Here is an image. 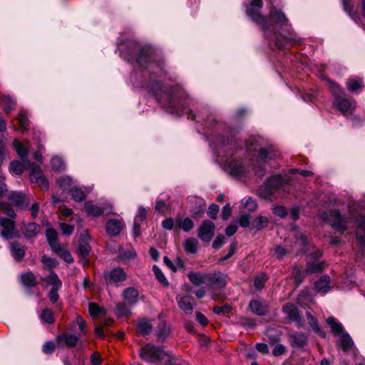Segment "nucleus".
I'll return each mask as SVG.
<instances>
[{"mask_svg": "<svg viewBox=\"0 0 365 365\" xmlns=\"http://www.w3.org/2000/svg\"><path fill=\"white\" fill-rule=\"evenodd\" d=\"M219 163L225 172L234 177H242L249 173L250 165L259 177L264 175L262 165L267 160L276 156L272 148L261 137H251L245 143V148H239L235 141L219 150Z\"/></svg>", "mask_w": 365, "mask_h": 365, "instance_id": "obj_1", "label": "nucleus"}, {"mask_svg": "<svg viewBox=\"0 0 365 365\" xmlns=\"http://www.w3.org/2000/svg\"><path fill=\"white\" fill-rule=\"evenodd\" d=\"M262 6V0H252L247 6L246 11L247 15L260 26L264 31L266 38H268V31L271 30L272 26L269 24V21L260 14V10Z\"/></svg>", "mask_w": 365, "mask_h": 365, "instance_id": "obj_2", "label": "nucleus"}, {"mask_svg": "<svg viewBox=\"0 0 365 365\" xmlns=\"http://www.w3.org/2000/svg\"><path fill=\"white\" fill-rule=\"evenodd\" d=\"M14 145L18 155L22 158L23 162L18 160L12 161L9 166V170L14 175H20L29 165V162L24 160V158L27 155L29 145L27 141L22 143L18 140H15L14 141Z\"/></svg>", "mask_w": 365, "mask_h": 365, "instance_id": "obj_3", "label": "nucleus"}, {"mask_svg": "<svg viewBox=\"0 0 365 365\" xmlns=\"http://www.w3.org/2000/svg\"><path fill=\"white\" fill-rule=\"evenodd\" d=\"M140 356L142 359L150 363H157L168 357V355L161 347L150 344L144 346L140 349Z\"/></svg>", "mask_w": 365, "mask_h": 365, "instance_id": "obj_4", "label": "nucleus"}, {"mask_svg": "<svg viewBox=\"0 0 365 365\" xmlns=\"http://www.w3.org/2000/svg\"><path fill=\"white\" fill-rule=\"evenodd\" d=\"M320 218L330 223L335 230H344L346 228V221L341 217L340 213L336 210L322 212Z\"/></svg>", "mask_w": 365, "mask_h": 365, "instance_id": "obj_5", "label": "nucleus"}, {"mask_svg": "<svg viewBox=\"0 0 365 365\" xmlns=\"http://www.w3.org/2000/svg\"><path fill=\"white\" fill-rule=\"evenodd\" d=\"M325 267L324 262H309L307 264V268L304 270H301L298 267H294V279L295 280L300 284L305 274L316 273L322 271Z\"/></svg>", "mask_w": 365, "mask_h": 365, "instance_id": "obj_6", "label": "nucleus"}, {"mask_svg": "<svg viewBox=\"0 0 365 365\" xmlns=\"http://www.w3.org/2000/svg\"><path fill=\"white\" fill-rule=\"evenodd\" d=\"M344 10L351 16L356 23H361V19L365 16V2L361 0L359 6L354 9L351 0H341Z\"/></svg>", "mask_w": 365, "mask_h": 365, "instance_id": "obj_7", "label": "nucleus"}, {"mask_svg": "<svg viewBox=\"0 0 365 365\" xmlns=\"http://www.w3.org/2000/svg\"><path fill=\"white\" fill-rule=\"evenodd\" d=\"M282 185V179L279 175H275L269 178L265 185L260 189V195L264 198H268L278 190Z\"/></svg>", "mask_w": 365, "mask_h": 365, "instance_id": "obj_8", "label": "nucleus"}, {"mask_svg": "<svg viewBox=\"0 0 365 365\" xmlns=\"http://www.w3.org/2000/svg\"><path fill=\"white\" fill-rule=\"evenodd\" d=\"M228 276L221 272L207 274V286L211 289H221L226 286Z\"/></svg>", "mask_w": 365, "mask_h": 365, "instance_id": "obj_9", "label": "nucleus"}, {"mask_svg": "<svg viewBox=\"0 0 365 365\" xmlns=\"http://www.w3.org/2000/svg\"><path fill=\"white\" fill-rule=\"evenodd\" d=\"M334 106L343 115H348L352 113L356 108V103L349 98L344 96H336L334 101Z\"/></svg>", "mask_w": 365, "mask_h": 365, "instance_id": "obj_10", "label": "nucleus"}, {"mask_svg": "<svg viewBox=\"0 0 365 365\" xmlns=\"http://www.w3.org/2000/svg\"><path fill=\"white\" fill-rule=\"evenodd\" d=\"M30 179L32 182H36L42 190L48 189V180L41 175V170L38 165L32 164L31 166Z\"/></svg>", "mask_w": 365, "mask_h": 365, "instance_id": "obj_11", "label": "nucleus"}, {"mask_svg": "<svg viewBox=\"0 0 365 365\" xmlns=\"http://www.w3.org/2000/svg\"><path fill=\"white\" fill-rule=\"evenodd\" d=\"M215 227L212 221H203L198 229V237L203 242H210L214 235Z\"/></svg>", "mask_w": 365, "mask_h": 365, "instance_id": "obj_12", "label": "nucleus"}, {"mask_svg": "<svg viewBox=\"0 0 365 365\" xmlns=\"http://www.w3.org/2000/svg\"><path fill=\"white\" fill-rule=\"evenodd\" d=\"M127 274L123 269L116 267L108 272L106 279L108 283H119L125 281Z\"/></svg>", "mask_w": 365, "mask_h": 365, "instance_id": "obj_13", "label": "nucleus"}, {"mask_svg": "<svg viewBox=\"0 0 365 365\" xmlns=\"http://www.w3.org/2000/svg\"><path fill=\"white\" fill-rule=\"evenodd\" d=\"M7 199L11 205L21 208L27 207L29 205L28 197L20 192H11L8 194Z\"/></svg>", "mask_w": 365, "mask_h": 365, "instance_id": "obj_14", "label": "nucleus"}, {"mask_svg": "<svg viewBox=\"0 0 365 365\" xmlns=\"http://www.w3.org/2000/svg\"><path fill=\"white\" fill-rule=\"evenodd\" d=\"M121 297L130 306L137 304L139 297L138 291L134 287H127L121 293Z\"/></svg>", "mask_w": 365, "mask_h": 365, "instance_id": "obj_15", "label": "nucleus"}, {"mask_svg": "<svg viewBox=\"0 0 365 365\" xmlns=\"http://www.w3.org/2000/svg\"><path fill=\"white\" fill-rule=\"evenodd\" d=\"M249 307L254 314L259 316L266 315L269 312L268 304L260 300H252Z\"/></svg>", "mask_w": 365, "mask_h": 365, "instance_id": "obj_16", "label": "nucleus"}, {"mask_svg": "<svg viewBox=\"0 0 365 365\" xmlns=\"http://www.w3.org/2000/svg\"><path fill=\"white\" fill-rule=\"evenodd\" d=\"M106 232L110 236H116L124 227V224L120 220H108L106 222Z\"/></svg>", "mask_w": 365, "mask_h": 365, "instance_id": "obj_17", "label": "nucleus"}, {"mask_svg": "<svg viewBox=\"0 0 365 365\" xmlns=\"http://www.w3.org/2000/svg\"><path fill=\"white\" fill-rule=\"evenodd\" d=\"M91 237L87 232H84L81 234L79 238L78 252L83 256H87L91 251V246L89 242Z\"/></svg>", "mask_w": 365, "mask_h": 365, "instance_id": "obj_18", "label": "nucleus"}, {"mask_svg": "<svg viewBox=\"0 0 365 365\" xmlns=\"http://www.w3.org/2000/svg\"><path fill=\"white\" fill-rule=\"evenodd\" d=\"M192 297L190 296L178 295L176 301L180 309L187 314H190L192 312L193 307L191 303Z\"/></svg>", "mask_w": 365, "mask_h": 365, "instance_id": "obj_19", "label": "nucleus"}, {"mask_svg": "<svg viewBox=\"0 0 365 365\" xmlns=\"http://www.w3.org/2000/svg\"><path fill=\"white\" fill-rule=\"evenodd\" d=\"M0 225L3 228L1 232V236L7 239L12 238L14 230V221L10 219L1 217L0 219Z\"/></svg>", "mask_w": 365, "mask_h": 365, "instance_id": "obj_20", "label": "nucleus"}, {"mask_svg": "<svg viewBox=\"0 0 365 365\" xmlns=\"http://www.w3.org/2000/svg\"><path fill=\"white\" fill-rule=\"evenodd\" d=\"M332 287L331 279L327 275L322 276L316 282L315 288L318 292L326 294Z\"/></svg>", "mask_w": 365, "mask_h": 365, "instance_id": "obj_21", "label": "nucleus"}, {"mask_svg": "<svg viewBox=\"0 0 365 365\" xmlns=\"http://www.w3.org/2000/svg\"><path fill=\"white\" fill-rule=\"evenodd\" d=\"M284 312L287 315L289 319L297 322V327H301V318L295 306L292 304H287L283 307Z\"/></svg>", "mask_w": 365, "mask_h": 365, "instance_id": "obj_22", "label": "nucleus"}, {"mask_svg": "<svg viewBox=\"0 0 365 365\" xmlns=\"http://www.w3.org/2000/svg\"><path fill=\"white\" fill-rule=\"evenodd\" d=\"M353 217L355 221V224L356 225V237L359 240V243L364 244V233L365 232V220L364 217L361 215H359V217L355 216L353 214Z\"/></svg>", "mask_w": 365, "mask_h": 365, "instance_id": "obj_23", "label": "nucleus"}, {"mask_svg": "<svg viewBox=\"0 0 365 365\" xmlns=\"http://www.w3.org/2000/svg\"><path fill=\"white\" fill-rule=\"evenodd\" d=\"M327 323L329 325L332 334L336 338L346 332L343 325L333 317H328Z\"/></svg>", "mask_w": 365, "mask_h": 365, "instance_id": "obj_24", "label": "nucleus"}, {"mask_svg": "<svg viewBox=\"0 0 365 365\" xmlns=\"http://www.w3.org/2000/svg\"><path fill=\"white\" fill-rule=\"evenodd\" d=\"M337 339L338 345L341 348V349L344 352H347L352 349L354 346V342L348 333H344L343 334L337 337Z\"/></svg>", "mask_w": 365, "mask_h": 365, "instance_id": "obj_25", "label": "nucleus"}, {"mask_svg": "<svg viewBox=\"0 0 365 365\" xmlns=\"http://www.w3.org/2000/svg\"><path fill=\"white\" fill-rule=\"evenodd\" d=\"M187 277L192 284L195 286H200L202 284L207 285V274L190 272L187 274Z\"/></svg>", "mask_w": 365, "mask_h": 365, "instance_id": "obj_26", "label": "nucleus"}, {"mask_svg": "<svg viewBox=\"0 0 365 365\" xmlns=\"http://www.w3.org/2000/svg\"><path fill=\"white\" fill-rule=\"evenodd\" d=\"M293 235L296 238L295 247L299 252H305V247L307 245V235L297 231L295 228L292 230Z\"/></svg>", "mask_w": 365, "mask_h": 365, "instance_id": "obj_27", "label": "nucleus"}, {"mask_svg": "<svg viewBox=\"0 0 365 365\" xmlns=\"http://www.w3.org/2000/svg\"><path fill=\"white\" fill-rule=\"evenodd\" d=\"M41 231V227L38 225L34 222H29L24 225L22 232L27 238H31L38 235Z\"/></svg>", "mask_w": 365, "mask_h": 365, "instance_id": "obj_28", "label": "nucleus"}, {"mask_svg": "<svg viewBox=\"0 0 365 365\" xmlns=\"http://www.w3.org/2000/svg\"><path fill=\"white\" fill-rule=\"evenodd\" d=\"M161 93H162L160 94H155L159 103H160L163 106L173 108L174 98L171 95L170 91L165 90L161 91Z\"/></svg>", "mask_w": 365, "mask_h": 365, "instance_id": "obj_29", "label": "nucleus"}, {"mask_svg": "<svg viewBox=\"0 0 365 365\" xmlns=\"http://www.w3.org/2000/svg\"><path fill=\"white\" fill-rule=\"evenodd\" d=\"M56 339L58 344H65L69 347L75 346L78 341V338L71 334H63L58 335Z\"/></svg>", "mask_w": 365, "mask_h": 365, "instance_id": "obj_30", "label": "nucleus"}, {"mask_svg": "<svg viewBox=\"0 0 365 365\" xmlns=\"http://www.w3.org/2000/svg\"><path fill=\"white\" fill-rule=\"evenodd\" d=\"M270 19L276 24L280 26H285L287 24L288 19L280 10L276 9H271L269 12Z\"/></svg>", "mask_w": 365, "mask_h": 365, "instance_id": "obj_31", "label": "nucleus"}, {"mask_svg": "<svg viewBox=\"0 0 365 365\" xmlns=\"http://www.w3.org/2000/svg\"><path fill=\"white\" fill-rule=\"evenodd\" d=\"M84 208L88 215L95 217H99L104 212V209L102 207L95 205L91 201L86 202Z\"/></svg>", "mask_w": 365, "mask_h": 365, "instance_id": "obj_32", "label": "nucleus"}, {"mask_svg": "<svg viewBox=\"0 0 365 365\" xmlns=\"http://www.w3.org/2000/svg\"><path fill=\"white\" fill-rule=\"evenodd\" d=\"M307 339V336L303 333H294L289 336L290 343L293 346H303L306 344Z\"/></svg>", "mask_w": 365, "mask_h": 365, "instance_id": "obj_33", "label": "nucleus"}, {"mask_svg": "<svg viewBox=\"0 0 365 365\" xmlns=\"http://www.w3.org/2000/svg\"><path fill=\"white\" fill-rule=\"evenodd\" d=\"M175 224L185 232L190 231L194 227L192 220L189 217H177Z\"/></svg>", "mask_w": 365, "mask_h": 365, "instance_id": "obj_34", "label": "nucleus"}, {"mask_svg": "<svg viewBox=\"0 0 365 365\" xmlns=\"http://www.w3.org/2000/svg\"><path fill=\"white\" fill-rule=\"evenodd\" d=\"M46 236L48 242L53 250L61 245L57 240V232L54 229L48 228L46 230Z\"/></svg>", "mask_w": 365, "mask_h": 365, "instance_id": "obj_35", "label": "nucleus"}, {"mask_svg": "<svg viewBox=\"0 0 365 365\" xmlns=\"http://www.w3.org/2000/svg\"><path fill=\"white\" fill-rule=\"evenodd\" d=\"M198 241L194 237H190L185 240L184 248L187 253L195 254L197 251Z\"/></svg>", "mask_w": 365, "mask_h": 365, "instance_id": "obj_36", "label": "nucleus"}, {"mask_svg": "<svg viewBox=\"0 0 365 365\" xmlns=\"http://www.w3.org/2000/svg\"><path fill=\"white\" fill-rule=\"evenodd\" d=\"M130 305L125 302H118L116 304V314L118 317H127L131 314Z\"/></svg>", "mask_w": 365, "mask_h": 365, "instance_id": "obj_37", "label": "nucleus"}, {"mask_svg": "<svg viewBox=\"0 0 365 365\" xmlns=\"http://www.w3.org/2000/svg\"><path fill=\"white\" fill-rule=\"evenodd\" d=\"M11 250L12 255L16 260H20L25 255V250L24 247L18 243H11Z\"/></svg>", "mask_w": 365, "mask_h": 365, "instance_id": "obj_38", "label": "nucleus"}, {"mask_svg": "<svg viewBox=\"0 0 365 365\" xmlns=\"http://www.w3.org/2000/svg\"><path fill=\"white\" fill-rule=\"evenodd\" d=\"M53 251L56 252L61 258L64 259L66 262L71 263L73 262V259L71 253L66 249L65 247L60 245Z\"/></svg>", "mask_w": 365, "mask_h": 365, "instance_id": "obj_39", "label": "nucleus"}, {"mask_svg": "<svg viewBox=\"0 0 365 365\" xmlns=\"http://www.w3.org/2000/svg\"><path fill=\"white\" fill-rule=\"evenodd\" d=\"M152 329L151 323L145 319H141L138 322V331L143 335L148 334Z\"/></svg>", "mask_w": 365, "mask_h": 365, "instance_id": "obj_40", "label": "nucleus"}, {"mask_svg": "<svg viewBox=\"0 0 365 365\" xmlns=\"http://www.w3.org/2000/svg\"><path fill=\"white\" fill-rule=\"evenodd\" d=\"M170 332V327L164 322H162L158 325V337L159 341H163Z\"/></svg>", "mask_w": 365, "mask_h": 365, "instance_id": "obj_41", "label": "nucleus"}, {"mask_svg": "<svg viewBox=\"0 0 365 365\" xmlns=\"http://www.w3.org/2000/svg\"><path fill=\"white\" fill-rule=\"evenodd\" d=\"M47 284L52 286V288L60 289L62 283L58 276L54 273L51 272L47 277L43 279Z\"/></svg>", "mask_w": 365, "mask_h": 365, "instance_id": "obj_42", "label": "nucleus"}, {"mask_svg": "<svg viewBox=\"0 0 365 365\" xmlns=\"http://www.w3.org/2000/svg\"><path fill=\"white\" fill-rule=\"evenodd\" d=\"M70 192L72 199L76 202H81L86 197V193L81 188L76 187L71 188Z\"/></svg>", "mask_w": 365, "mask_h": 365, "instance_id": "obj_43", "label": "nucleus"}, {"mask_svg": "<svg viewBox=\"0 0 365 365\" xmlns=\"http://www.w3.org/2000/svg\"><path fill=\"white\" fill-rule=\"evenodd\" d=\"M363 80L361 78H349L346 82V86L349 91L354 92L362 87Z\"/></svg>", "mask_w": 365, "mask_h": 365, "instance_id": "obj_44", "label": "nucleus"}, {"mask_svg": "<svg viewBox=\"0 0 365 365\" xmlns=\"http://www.w3.org/2000/svg\"><path fill=\"white\" fill-rule=\"evenodd\" d=\"M307 320L309 325L312 327L313 330L317 334H318L320 336L323 338L326 336V333L319 327V326L317 324V319L314 317H312L309 314H307Z\"/></svg>", "mask_w": 365, "mask_h": 365, "instance_id": "obj_45", "label": "nucleus"}, {"mask_svg": "<svg viewBox=\"0 0 365 365\" xmlns=\"http://www.w3.org/2000/svg\"><path fill=\"white\" fill-rule=\"evenodd\" d=\"M21 282L27 287H34L37 284L35 276L31 272H28L21 277Z\"/></svg>", "mask_w": 365, "mask_h": 365, "instance_id": "obj_46", "label": "nucleus"}, {"mask_svg": "<svg viewBox=\"0 0 365 365\" xmlns=\"http://www.w3.org/2000/svg\"><path fill=\"white\" fill-rule=\"evenodd\" d=\"M51 166L54 170H63L66 168V165L61 157L54 156L51 160Z\"/></svg>", "mask_w": 365, "mask_h": 365, "instance_id": "obj_47", "label": "nucleus"}, {"mask_svg": "<svg viewBox=\"0 0 365 365\" xmlns=\"http://www.w3.org/2000/svg\"><path fill=\"white\" fill-rule=\"evenodd\" d=\"M88 309L92 317H96L101 314H105L104 309L95 303H90L88 305Z\"/></svg>", "mask_w": 365, "mask_h": 365, "instance_id": "obj_48", "label": "nucleus"}, {"mask_svg": "<svg viewBox=\"0 0 365 365\" xmlns=\"http://www.w3.org/2000/svg\"><path fill=\"white\" fill-rule=\"evenodd\" d=\"M2 106L4 110L6 113H9L11 110H12L14 108L15 106V102L8 96H4L2 98Z\"/></svg>", "mask_w": 365, "mask_h": 365, "instance_id": "obj_49", "label": "nucleus"}, {"mask_svg": "<svg viewBox=\"0 0 365 365\" xmlns=\"http://www.w3.org/2000/svg\"><path fill=\"white\" fill-rule=\"evenodd\" d=\"M327 84L330 91L335 96V98L336 96H341V94L343 93V89L339 85L330 80H327Z\"/></svg>", "mask_w": 365, "mask_h": 365, "instance_id": "obj_50", "label": "nucleus"}, {"mask_svg": "<svg viewBox=\"0 0 365 365\" xmlns=\"http://www.w3.org/2000/svg\"><path fill=\"white\" fill-rule=\"evenodd\" d=\"M17 120L20 124V128L22 130L26 129L29 125V120L27 118V113L25 110H21L17 116Z\"/></svg>", "mask_w": 365, "mask_h": 365, "instance_id": "obj_51", "label": "nucleus"}, {"mask_svg": "<svg viewBox=\"0 0 365 365\" xmlns=\"http://www.w3.org/2000/svg\"><path fill=\"white\" fill-rule=\"evenodd\" d=\"M41 319L44 322L52 324L54 322L53 313L49 309H43L40 315Z\"/></svg>", "mask_w": 365, "mask_h": 365, "instance_id": "obj_52", "label": "nucleus"}, {"mask_svg": "<svg viewBox=\"0 0 365 365\" xmlns=\"http://www.w3.org/2000/svg\"><path fill=\"white\" fill-rule=\"evenodd\" d=\"M57 182L63 190H67L71 187L73 181L70 176H65L59 178Z\"/></svg>", "mask_w": 365, "mask_h": 365, "instance_id": "obj_53", "label": "nucleus"}, {"mask_svg": "<svg viewBox=\"0 0 365 365\" xmlns=\"http://www.w3.org/2000/svg\"><path fill=\"white\" fill-rule=\"evenodd\" d=\"M268 222L269 220L267 217L259 216L255 220L253 226L257 229H262L267 227Z\"/></svg>", "mask_w": 365, "mask_h": 365, "instance_id": "obj_54", "label": "nucleus"}, {"mask_svg": "<svg viewBox=\"0 0 365 365\" xmlns=\"http://www.w3.org/2000/svg\"><path fill=\"white\" fill-rule=\"evenodd\" d=\"M0 210H2L6 215L11 218L16 217V213L12 208H11L7 202L0 200Z\"/></svg>", "mask_w": 365, "mask_h": 365, "instance_id": "obj_55", "label": "nucleus"}, {"mask_svg": "<svg viewBox=\"0 0 365 365\" xmlns=\"http://www.w3.org/2000/svg\"><path fill=\"white\" fill-rule=\"evenodd\" d=\"M242 204L243 206L250 211H253L257 208V204L255 201L251 197H245L242 200Z\"/></svg>", "mask_w": 365, "mask_h": 365, "instance_id": "obj_56", "label": "nucleus"}, {"mask_svg": "<svg viewBox=\"0 0 365 365\" xmlns=\"http://www.w3.org/2000/svg\"><path fill=\"white\" fill-rule=\"evenodd\" d=\"M267 277L264 274H262L256 277L254 280L255 287L258 289H262L264 286V283L267 281Z\"/></svg>", "mask_w": 365, "mask_h": 365, "instance_id": "obj_57", "label": "nucleus"}, {"mask_svg": "<svg viewBox=\"0 0 365 365\" xmlns=\"http://www.w3.org/2000/svg\"><path fill=\"white\" fill-rule=\"evenodd\" d=\"M232 309V307L226 304L222 307H220V306H215L213 307V312L217 314H220V315H225L229 312H230Z\"/></svg>", "mask_w": 365, "mask_h": 365, "instance_id": "obj_58", "label": "nucleus"}, {"mask_svg": "<svg viewBox=\"0 0 365 365\" xmlns=\"http://www.w3.org/2000/svg\"><path fill=\"white\" fill-rule=\"evenodd\" d=\"M147 215L146 210L143 207H139L138 212L135 217L134 222L142 223V222L145 219Z\"/></svg>", "mask_w": 365, "mask_h": 365, "instance_id": "obj_59", "label": "nucleus"}, {"mask_svg": "<svg viewBox=\"0 0 365 365\" xmlns=\"http://www.w3.org/2000/svg\"><path fill=\"white\" fill-rule=\"evenodd\" d=\"M155 210L159 213L165 214L168 210V206L163 200H158L156 201Z\"/></svg>", "mask_w": 365, "mask_h": 365, "instance_id": "obj_60", "label": "nucleus"}, {"mask_svg": "<svg viewBox=\"0 0 365 365\" xmlns=\"http://www.w3.org/2000/svg\"><path fill=\"white\" fill-rule=\"evenodd\" d=\"M153 272H154V274H155V277L157 278V279L161 282L162 284H168V282L166 280V278L164 276L163 273L162 272V271L157 267V266H153Z\"/></svg>", "mask_w": 365, "mask_h": 365, "instance_id": "obj_61", "label": "nucleus"}, {"mask_svg": "<svg viewBox=\"0 0 365 365\" xmlns=\"http://www.w3.org/2000/svg\"><path fill=\"white\" fill-rule=\"evenodd\" d=\"M60 227H61L62 232L66 236H69V235H72V233L73 232V230H74L73 225H68L65 222H61Z\"/></svg>", "mask_w": 365, "mask_h": 365, "instance_id": "obj_62", "label": "nucleus"}, {"mask_svg": "<svg viewBox=\"0 0 365 365\" xmlns=\"http://www.w3.org/2000/svg\"><path fill=\"white\" fill-rule=\"evenodd\" d=\"M41 262L51 269L58 265V262L55 259L46 256L42 257Z\"/></svg>", "mask_w": 365, "mask_h": 365, "instance_id": "obj_63", "label": "nucleus"}, {"mask_svg": "<svg viewBox=\"0 0 365 365\" xmlns=\"http://www.w3.org/2000/svg\"><path fill=\"white\" fill-rule=\"evenodd\" d=\"M286 351V348L284 345L281 344H277L275 345L274 348L272 350V354L274 356H279L284 354Z\"/></svg>", "mask_w": 365, "mask_h": 365, "instance_id": "obj_64", "label": "nucleus"}]
</instances>
